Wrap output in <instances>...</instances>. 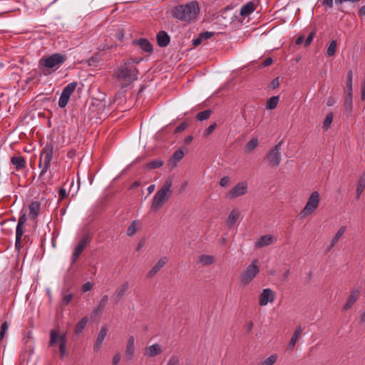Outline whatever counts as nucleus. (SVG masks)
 <instances>
[{
	"mask_svg": "<svg viewBox=\"0 0 365 365\" xmlns=\"http://www.w3.org/2000/svg\"><path fill=\"white\" fill-rule=\"evenodd\" d=\"M200 14V6L197 1L178 4L171 10L172 16L184 24L195 22Z\"/></svg>",
	"mask_w": 365,
	"mask_h": 365,
	"instance_id": "nucleus-1",
	"label": "nucleus"
},
{
	"mask_svg": "<svg viewBox=\"0 0 365 365\" xmlns=\"http://www.w3.org/2000/svg\"><path fill=\"white\" fill-rule=\"evenodd\" d=\"M114 75L122 87H127L138 79V70L133 61H126L120 63Z\"/></svg>",
	"mask_w": 365,
	"mask_h": 365,
	"instance_id": "nucleus-2",
	"label": "nucleus"
},
{
	"mask_svg": "<svg viewBox=\"0 0 365 365\" xmlns=\"http://www.w3.org/2000/svg\"><path fill=\"white\" fill-rule=\"evenodd\" d=\"M66 55L60 53H53L39 60L38 66L44 74L51 73L58 70L66 61Z\"/></svg>",
	"mask_w": 365,
	"mask_h": 365,
	"instance_id": "nucleus-3",
	"label": "nucleus"
},
{
	"mask_svg": "<svg viewBox=\"0 0 365 365\" xmlns=\"http://www.w3.org/2000/svg\"><path fill=\"white\" fill-rule=\"evenodd\" d=\"M173 192V179L168 178L155 194L152 201V208L155 211L159 210L171 197Z\"/></svg>",
	"mask_w": 365,
	"mask_h": 365,
	"instance_id": "nucleus-4",
	"label": "nucleus"
},
{
	"mask_svg": "<svg viewBox=\"0 0 365 365\" xmlns=\"http://www.w3.org/2000/svg\"><path fill=\"white\" fill-rule=\"evenodd\" d=\"M53 154V146L51 143H47L42 149L40 153L38 168H41L39 174V178L42 179L46 175L51 165V161Z\"/></svg>",
	"mask_w": 365,
	"mask_h": 365,
	"instance_id": "nucleus-5",
	"label": "nucleus"
},
{
	"mask_svg": "<svg viewBox=\"0 0 365 365\" xmlns=\"http://www.w3.org/2000/svg\"><path fill=\"white\" fill-rule=\"evenodd\" d=\"M259 260L255 259L252 262L246 267V268L241 272L240 282L243 286H247L250 284L252 280L256 277L259 272Z\"/></svg>",
	"mask_w": 365,
	"mask_h": 365,
	"instance_id": "nucleus-6",
	"label": "nucleus"
},
{
	"mask_svg": "<svg viewBox=\"0 0 365 365\" xmlns=\"http://www.w3.org/2000/svg\"><path fill=\"white\" fill-rule=\"evenodd\" d=\"M320 195L317 191H314L309 195L307 202L300 212L299 215L302 218H304L311 214L318 207L319 205Z\"/></svg>",
	"mask_w": 365,
	"mask_h": 365,
	"instance_id": "nucleus-7",
	"label": "nucleus"
},
{
	"mask_svg": "<svg viewBox=\"0 0 365 365\" xmlns=\"http://www.w3.org/2000/svg\"><path fill=\"white\" fill-rule=\"evenodd\" d=\"M283 141H279L273 148L269 150L267 154V160L270 166L276 168L281 162V148Z\"/></svg>",
	"mask_w": 365,
	"mask_h": 365,
	"instance_id": "nucleus-8",
	"label": "nucleus"
},
{
	"mask_svg": "<svg viewBox=\"0 0 365 365\" xmlns=\"http://www.w3.org/2000/svg\"><path fill=\"white\" fill-rule=\"evenodd\" d=\"M78 86L77 82H71L68 83L67 86H66L61 94V96L58 100V106L61 108H65L68 102L69 101V98L71 96V94L74 92L76 87Z\"/></svg>",
	"mask_w": 365,
	"mask_h": 365,
	"instance_id": "nucleus-9",
	"label": "nucleus"
},
{
	"mask_svg": "<svg viewBox=\"0 0 365 365\" xmlns=\"http://www.w3.org/2000/svg\"><path fill=\"white\" fill-rule=\"evenodd\" d=\"M275 299V293L269 288L263 289L258 296L259 304L266 306L269 302L272 303Z\"/></svg>",
	"mask_w": 365,
	"mask_h": 365,
	"instance_id": "nucleus-10",
	"label": "nucleus"
},
{
	"mask_svg": "<svg viewBox=\"0 0 365 365\" xmlns=\"http://www.w3.org/2000/svg\"><path fill=\"white\" fill-rule=\"evenodd\" d=\"M247 185L245 182L237 183L227 194L230 198H235L247 193Z\"/></svg>",
	"mask_w": 365,
	"mask_h": 365,
	"instance_id": "nucleus-11",
	"label": "nucleus"
},
{
	"mask_svg": "<svg viewBox=\"0 0 365 365\" xmlns=\"http://www.w3.org/2000/svg\"><path fill=\"white\" fill-rule=\"evenodd\" d=\"M361 289L359 287L358 288H354L351 290L350 294L348 297L346 303L343 306L344 310H348L349 309L353 304L355 303V302L357 300L360 295Z\"/></svg>",
	"mask_w": 365,
	"mask_h": 365,
	"instance_id": "nucleus-12",
	"label": "nucleus"
},
{
	"mask_svg": "<svg viewBox=\"0 0 365 365\" xmlns=\"http://www.w3.org/2000/svg\"><path fill=\"white\" fill-rule=\"evenodd\" d=\"M11 163L16 171H20L26 168V161L21 155H14L11 158Z\"/></svg>",
	"mask_w": 365,
	"mask_h": 365,
	"instance_id": "nucleus-13",
	"label": "nucleus"
},
{
	"mask_svg": "<svg viewBox=\"0 0 365 365\" xmlns=\"http://www.w3.org/2000/svg\"><path fill=\"white\" fill-rule=\"evenodd\" d=\"M135 354V338L130 336L128 340L125 351V358L128 361H131Z\"/></svg>",
	"mask_w": 365,
	"mask_h": 365,
	"instance_id": "nucleus-14",
	"label": "nucleus"
},
{
	"mask_svg": "<svg viewBox=\"0 0 365 365\" xmlns=\"http://www.w3.org/2000/svg\"><path fill=\"white\" fill-rule=\"evenodd\" d=\"M168 259L166 257H163L154 264L151 269L148 273V277H153L167 263Z\"/></svg>",
	"mask_w": 365,
	"mask_h": 365,
	"instance_id": "nucleus-15",
	"label": "nucleus"
},
{
	"mask_svg": "<svg viewBox=\"0 0 365 365\" xmlns=\"http://www.w3.org/2000/svg\"><path fill=\"white\" fill-rule=\"evenodd\" d=\"M272 235H265L262 236L258 241L255 243V246L256 249H259L263 247L268 246L275 242Z\"/></svg>",
	"mask_w": 365,
	"mask_h": 365,
	"instance_id": "nucleus-16",
	"label": "nucleus"
},
{
	"mask_svg": "<svg viewBox=\"0 0 365 365\" xmlns=\"http://www.w3.org/2000/svg\"><path fill=\"white\" fill-rule=\"evenodd\" d=\"M157 42L160 47H165L170 41V37L165 31H160L157 34Z\"/></svg>",
	"mask_w": 365,
	"mask_h": 365,
	"instance_id": "nucleus-17",
	"label": "nucleus"
},
{
	"mask_svg": "<svg viewBox=\"0 0 365 365\" xmlns=\"http://www.w3.org/2000/svg\"><path fill=\"white\" fill-rule=\"evenodd\" d=\"M128 282H125L115 289L113 296L116 302H119L123 299V297L125 294V292L128 291Z\"/></svg>",
	"mask_w": 365,
	"mask_h": 365,
	"instance_id": "nucleus-18",
	"label": "nucleus"
},
{
	"mask_svg": "<svg viewBox=\"0 0 365 365\" xmlns=\"http://www.w3.org/2000/svg\"><path fill=\"white\" fill-rule=\"evenodd\" d=\"M162 352L161 346L158 344H153L151 346H148L145 350V355L148 357H154L155 356L159 355Z\"/></svg>",
	"mask_w": 365,
	"mask_h": 365,
	"instance_id": "nucleus-19",
	"label": "nucleus"
},
{
	"mask_svg": "<svg viewBox=\"0 0 365 365\" xmlns=\"http://www.w3.org/2000/svg\"><path fill=\"white\" fill-rule=\"evenodd\" d=\"M41 203L38 201H33L29 205V217L34 220H36L38 212L40 210Z\"/></svg>",
	"mask_w": 365,
	"mask_h": 365,
	"instance_id": "nucleus-20",
	"label": "nucleus"
},
{
	"mask_svg": "<svg viewBox=\"0 0 365 365\" xmlns=\"http://www.w3.org/2000/svg\"><path fill=\"white\" fill-rule=\"evenodd\" d=\"M133 43L138 44L143 51L148 53H151L153 50V45L146 38H140L138 41H134Z\"/></svg>",
	"mask_w": 365,
	"mask_h": 365,
	"instance_id": "nucleus-21",
	"label": "nucleus"
},
{
	"mask_svg": "<svg viewBox=\"0 0 365 365\" xmlns=\"http://www.w3.org/2000/svg\"><path fill=\"white\" fill-rule=\"evenodd\" d=\"M108 300V295L105 294V295L102 296L98 306L93 310L94 315L96 316V315H99V314H102L103 309H105V307L107 304Z\"/></svg>",
	"mask_w": 365,
	"mask_h": 365,
	"instance_id": "nucleus-22",
	"label": "nucleus"
},
{
	"mask_svg": "<svg viewBox=\"0 0 365 365\" xmlns=\"http://www.w3.org/2000/svg\"><path fill=\"white\" fill-rule=\"evenodd\" d=\"M255 9V4L252 1H250L244 4L240 9V15L243 16H248Z\"/></svg>",
	"mask_w": 365,
	"mask_h": 365,
	"instance_id": "nucleus-23",
	"label": "nucleus"
},
{
	"mask_svg": "<svg viewBox=\"0 0 365 365\" xmlns=\"http://www.w3.org/2000/svg\"><path fill=\"white\" fill-rule=\"evenodd\" d=\"M302 331H303V328L301 326L297 327V328H296V329L289 342V349H292L294 347L296 342L300 337V335H301Z\"/></svg>",
	"mask_w": 365,
	"mask_h": 365,
	"instance_id": "nucleus-24",
	"label": "nucleus"
},
{
	"mask_svg": "<svg viewBox=\"0 0 365 365\" xmlns=\"http://www.w3.org/2000/svg\"><path fill=\"white\" fill-rule=\"evenodd\" d=\"M50 340L48 342L49 346H54L58 341L61 342V338L62 334H60L59 332L55 329L50 330Z\"/></svg>",
	"mask_w": 365,
	"mask_h": 365,
	"instance_id": "nucleus-25",
	"label": "nucleus"
},
{
	"mask_svg": "<svg viewBox=\"0 0 365 365\" xmlns=\"http://www.w3.org/2000/svg\"><path fill=\"white\" fill-rule=\"evenodd\" d=\"M184 153L181 149L177 150L173 155L172 158L169 160V164L173 167L175 166L177 163L183 158Z\"/></svg>",
	"mask_w": 365,
	"mask_h": 365,
	"instance_id": "nucleus-26",
	"label": "nucleus"
},
{
	"mask_svg": "<svg viewBox=\"0 0 365 365\" xmlns=\"http://www.w3.org/2000/svg\"><path fill=\"white\" fill-rule=\"evenodd\" d=\"M85 247H83V245L78 243L76 247L74 248L72 255L71 257V262L72 264L76 263V262L77 261L78 258L79 257V256L81 255Z\"/></svg>",
	"mask_w": 365,
	"mask_h": 365,
	"instance_id": "nucleus-27",
	"label": "nucleus"
},
{
	"mask_svg": "<svg viewBox=\"0 0 365 365\" xmlns=\"http://www.w3.org/2000/svg\"><path fill=\"white\" fill-rule=\"evenodd\" d=\"M239 217H240L239 211L235 209L232 210L230 212V213L227 219V224L228 225V226L229 227L233 226L236 223Z\"/></svg>",
	"mask_w": 365,
	"mask_h": 365,
	"instance_id": "nucleus-28",
	"label": "nucleus"
},
{
	"mask_svg": "<svg viewBox=\"0 0 365 365\" xmlns=\"http://www.w3.org/2000/svg\"><path fill=\"white\" fill-rule=\"evenodd\" d=\"M346 226H342L337 230L334 237L331 240L329 250L331 249L335 245V244L338 242L339 238L344 235V233L346 232Z\"/></svg>",
	"mask_w": 365,
	"mask_h": 365,
	"instance_id": "nucleus-29",
	"label": "nucleus"
},
{
	"mask_svg": "<svg viewBox=\"0 0 365 365\" xmlns=\"http://www.w3.org/2000/svg\"><path fill=\"white\" fill-rule=\"evenodd\" d=\"M352 78L353 73L351 71H349V72L347 73L346 85L344 90L345 94H352Z\"/></svg>",
	"mask_w": 365,
	"mask_h": 365,
	"instance_id": "nucleus-30",
	"label": "nucleus"
},
{
	"mask_svg": "<svg viewBox=\"0 0 365 365\" xmlns=\"http://www.w3.org/2000/svg\"><path fill=\"white\" fill-rule=\"evenodd\" d=\"M279 98L277 96L271 97L267 101L266 108L269 110L274 109L277 107V106L279 103Z\"/></svg>",
	"mask_w": 365,
	"mask_h": 365,
	"instance_id": "nucleus-31",
	"label": "nucleus"
},
{
	"mask_svg": "<svg viewBox=\"0 0 365 365\" xmlns=\"http://www.w3.org/2000/svg\"><path fill=\"white\" fill-rule=\"evenodd\" d=\"M215 262V257L212 255H203L200 257V262L203 265H210Z\"/></svg>",
	"mask_w": 365,
	"mask_h": 365,
	"instance_id": "nucleus-32",
	"label": "nucleus"
},
{
	"mask_svg": "<svg viewBox=\"0 0 365 365\" xmlns=\"http://www.w3.org/2000/svg\"><path fill=\"white\" fill-rule=\"evenodd\" d=\"M66 337L65 334H62L61 342H59V352L61 357H63L66 353Z\"/></svg>",
	"mask_w": 365,
	"mask_h": 365,
	"instance_id": "nucleus-33",
	"label": "nucleus"
},
{
	"mask_svg": "<svg viewBox=\"0 0 365 365\" xmlns=\"http://www.w3.org/2000/svg\"><path fill=\"white\" fill-rule=\"evenodd\" d=\"M87 322L88 319L86 317L82 318L76 326L75 333L80 334L81 332H82L84 328L86 327Z\"/></svg>",
	"mask_w": 365,
	"mask_h": 365,
	"instance_id": "nucleus-34",
	"label": "nucleus"
},
{
	"mask_svg": "<svg viewBox=\"0 0 365 365\" xmlns=\"http://www.w3.org/2000/svg\"><path fill=\"white\" fill-rule=\"evenodd\" d=\"M258 145V140L255 138H252L246 145L245 150L247 153H251Z\"/></svg>",
	"mask_w": 365,
	"mask_h": 365,
	"instance_id": "nucleus-35",
	"label": "nucleus"
},
{
	"mask_svg": "<svg viewBox=\"0 0 365 365\" xmlns=\"http://www.w3.org/2000/svg\"><path fill=\"white\" fill-rule=\"evenodd\" d=\"M277 360V354H272L264 361L258 364V365H273Z\"/></svg>",
	"mask_w": 365,
	"mask_h": 365,
	"instance_id": "nucleus-36",
	"label": "nucleus"
},
{
	"mask_svg": "<svg viewBox=\"0 0 365 365\" xmlns=\"http://www.w3.org/2000/svg\"><path fill=\"white\" fill-rule=\"evenodd\" d=\"M211 113H212L211 110L207 109V110H203V111L199 113L197 115L196 118L199 121H202V120L208 119L210 117Z\"/></svg>",
	"mask_w": 365,
	"mask_h": 365,
	"instance_id": "nucleus-37",
	"label": "nucleus"
},
{
	"mask_svg": "<svg viewBox=\"0 0 365 365\" xmlns=\"http://www.w3.org/2000/svg\"><path fill=\"white\" fill-rule=\"evenodd\" d=\"M336 46H337L336 41L333 40L330 42L329 46L327 48V54L328 56H333L335 54L336 50Z\"/></svg>",
	"mask_w": 365,
	"mask_h": 365,
	"instance_id": "nucleus-38",
	"label": "nucleus"
},
{
	"mask_svg": "<svg viewBox=\"0 0 365 365\" xmlns=\"http://www.w3.org/2000/svg\"><path fill=\"white\" fill-rule=\"evenodd\" d=\"M344 107L347 111H351L352 109V94H346L344 100Z\"/></svg>",
	"mask_w": 365,
	"mask_h": 365,
	"instance_id": "nucleus-39",
	"label": "nucleus"
},
{
	"mask_svg": "<svg viewBox=\"0 0 365 365\" xmlns=\"http://www.w3.org/2000/svg\"><path fill=\"white\" fill-rule=\"evenodd\" d=\"M107 333H108V329L106 328V326H103L101 328V330L98 334V336H97V340L98 341V342H103L106 335H107Z\"/></svg>",
	"mask_w": 365,
	"mask_h": 365,
	"instance_id": "nucleus-40",
	"label": "nucleus"
},
{
	"mask_svg": "<svg viewBox=\"0 0 365 365\" xmlns=\"http://www.w3.org/2000/svg\"><path fill=\"white\" fill-rule=\"evenodd\" d=\"M138 224L137 220H134L131 222L127 229L126 234L128 236H132L137 232L136 225Z\"/></svg>",
	"mask_w": 365,
	"mask_h": 365,
	"instance_id": "nucleus-41",
	"label": "nucleus"
},
{
	"mask_svg": "<svg viewBox=\"0 0 365 365\" xmlns=\"http://www.w3.org/2000/svg\"><path fill=\"white\" fill-rule=\"evenodd\" d=\"M163 165V163L160 160H155L150 163H148L146 165L148 169H155L161 167Z\"/></svg>",
	"mask_w": 365,
	"mask_h": 365,
	"instance_id": "nucleus-42",
	"label": "nucleus"
},
{
	"mask_svg": "<svg viewBox=\"0 0 365 365\" xmlns=\"http://www.w3.org/2000/svg\"><path fill=\"white\" fill-rule=\"evenodd\" d=\"M364 187H365V178L364 179L363 177H361L359 181V183H358L357 187H356L357 197H359L361 195Z\"/></svg>",
	"mask_w": 365,
	"mask_h": 365,
	"instance_id": "nucleus-43",
	"label": "nucleus"
},
{
	"mask_svg": "<svg viewBox=\"0 0 365 365\" xmlns=\"http://www.w3.org/2000/svg\"><path fill=\"white\" fill-rule=\"evenodd\" d=\"M332 120H333V114L332 113H329L327 116H326V118L324 121V123H323V128L324 130H327L331 123H332Z\"/></svg>",
	"mask_w": 365,
	"mask_h": 365,
	"instance_id": "nucleus-44",
	"label": "nucleus"
},
{
	"mask_svg": "<svg viewBox=\"0 0 365 365\" xmlns=\"http://www.w3.org/2000/svg\"><path fill=\"white\" fill-rule=\"evenodd\" d=\"M24 233V225H21L20 224H17L16 227V237L19 239H22V236Z\"/></svg>",
	"mask_w": 365,
	"mask_h": 365,
	"instance_id": "nucleus-45",
	"label": "nucleus"
},
{
	"mask_svg": "<svg viewBox=\"0 0 365 365\" xmlns=\"http://www.w3.org/2000/svg\"><path fill=\"white\" fill-rule=\"evenodd\" d=\"M180 359L179 357L176 355H173L169 359L166 365H179Z\"/></svg>",
	"mask_w": 365,
	"mask_h": 365,
	"instance_id": "nucleus-46",
	"label": "nucleus"
},
{
	"mask_svg": "<svg viewBox=\"0 0 365 365\" xmlns=\"http://www.w3.org/2000/svg\"><path fill=\"white\" fill-rule=\"evenodd\" d=\"M91 240V236L88 234L84 235L81 240L78 242L80 245H83V247H86V245L90 242Z\"/></svg>",
	"mask_w": 365,
	"mask_h": 365,
	"instance_id": "nucleus-47",
	"label": "nucleus"
},
{
	"mask_svg": "<svg viewBox=\"0 0 365 365\" xmlns=\"http://www.w3.org/2000/svg\"><path fill=\"white\" fill-rule=\"evenodd\" d=\"M216 126H217V124L215 123L209 125V127L205 130V131L204 133V136L207 137L209 135H210L213 132V130L215 129Z\"/></svg>",
	"mask_w": 365,
	"mask_h": 365,
	"instance_id": "nucleus-48",
	"label": "nucleus"
},
{
	"mask_svg": "<svg viewBox=\"0 0 365 365\" xmlns=\"http://www.w3.org/2000/svg\"><path fill=\"white\" fill-rule=\"evenodd\" d=\"M26 221H27V217H26V213H22V212H21L20 214V216L19 217L17 224H20L21 225L24 226V224L26 222Z\"/></svg>",
	"mask_w": 365,
	"mask_h": 365,
	"instance_id": "nucleus-49",
	"label": "nucleus"
},
{
	"mask_svg": "<svg viewBox=\"0 0 365 365\" xmlns=\"http://www.w3.org/2000/svg\"><path fill=\"white\" fill-rule=\"evenodd\" d=\"M230 178L227 176H225L220 180V185L221 187H227L230 183Z\"/></svg>",
	"mask_w": 365,
	"mask_h": 365,
	"instance_id": "nucleus-50",
	"label": "nucleus"
},
{
	"mask_svg": "<svg viewBox=\"0 0 365 365\" xmlns=\"http://www.w3.org/2000/svg\"><path fill=\"white\" fill-rule=\"evenodd\" d=\"M72 297H73V294L71 293L65 294L63 297V302L66 305L70 303V302L71 301Z\"/></svg>",
	"mask_w": 365,
	"mask_h": 365,
	"instance_id": "nucleus-51",
	"label": "nucleus"
},
{
	"mask_svg": "<svg viewBox=\"0 0 365 365\" xmlns=\"http://www.w3.org/2000/svg\"><path fill=\"white\" fill-rule=\"evenodd\" d=\"M187 126V124L186 122L181 123L176 128L175 132V133H180L183 131Z\"/></svg>",
	"mask_w": 365,
	"mask_h": 365,
	"instance_id": "nucleus-52",
	"label": "nucleus"
},
{
	"mask_svg": "<svg viewBox=\"0 0 365 365\" xmlns=\"http://www.w3.org/2000/svg\"><path fill=\"white\" fill-rule=\"evenodd\" d=\"M213 35V33L212 32H210V31H206V32H203V33H201L200 34V38L202 39H208V38H210Z\"/></svg>",
	"mask_w": 365,
	"mask_h": 365,
	"instance_id": "nucleus-53",
	"label": "nucleus"
},
{
	"mask_svg": "<svg viewBox=\"0 0 365 365\" xmlns=\"http://www.w3.org/2000/svg\"><path fill=\"white\" fill-rule=\"evenodd\" d=\"M121 359V356L119 353H115L113 358V365H117Z\"/></svg>",
	"mask_w": 365,
	"mask_h": 365,
	"instance_id": "nucleus-54",
	"label": "nucleus"
},
{
	"mask_svg": "<svg viewBox=\"0 0 365 365\" xmlns=\"http://www.w3.org/2000/svg\"><path fill=\"white\" fill-rule=\"evenodd\" d=\"M66 190L65 188H61L58 190V198L59 200H63L66 197Z\"/></svg>",
	"mask_w": 365,
	"mask_h": 365,
	"instance_id": "nucleus-55",
	"label": "nucleus"
},
{
	"mask_svg": "<svg viewBox=\"0 0 365 365\" xmlns=\"http://www.w3.org/2000/svg\"><path fill=\"white\" fill-rule=\"evenodd\" d=\"M92 289V284L89 282L85 283L82 287V290L84 292H88Z\"/></svg>",
	"mask_w": 365,
	"mask_h": 365,
	"instance_id": "nucleus-56",
	"label": "nucleus"
},
{
	"mask_svg": "<svg viewBox=\"0 0 365 365\" xmlns=\"http://www.w3.org/2000/svg\"><path fill=\"white\" fill-rule=\"evenodd\" d=\"M314 34L313 32L310 33L305 40V46H309L313 40Z\"/></svg>",
	"mask_w": 365,
	"mask_h": 365,
	"instance_id": "nucleus-57",
	"label": "nucleus"
},
{
	"mask_svg": "<svg viewBox=\"0 0 365 365\" xmlns=\"http://www.w3.org/2000/svg\"><path fill=\"white\" fill-rule=\"evenodd\" d=\"M273 89L277 88L279 85V81L278 78H274L271 83Z\"/></svg>",
	"mask_w": 365,
	"mask_h": 365,
	"instance_id": "nucleus-58",
	"label": "nucleus"
},
{
	"mask_svg": "<svg viewBox=\"0 0 365 365\" xmlns=\"http://www.w3.org/2000/svg\"><path fill=\"white\" fill-rule=\"evenodd\" d=\"M125 33L123 29H120L117 34H116V38L118 40L123 39L124 37Z\"/></svg>",
	"mask_w": 365,
	"mask_h": 365,
	"instance_id": "nucleus-59",
	"label": "nucleus"
},
{
	"mask_svg": "<svg viewBox=\"0 0 365 365\" xmlns=\"http://www.w3.org/2000/svg\"><path fill=\"white\" fill-rule=\"evenodd\" d=\"M272 58L271 57L267 58L262 63L263 66H268L272 63Z\"/></svg>",
	"mask_w": 365,
	"mask_h": 365,
	"instance_id": "nucleus-60",
	"label": "nucleus"
},
{
	"mask_svg": "<svg viewBox=\"0 0 365 365\" xmlns=\"http://www.w3.org/2000/svg\"><path fill=\"white\" fill-rule=\"evenodd\" d=\"M21 240L22 239H19L17 237H16V241H15V246H16V248L17 250H21V247H22V245H21Z\"/></svg>",
	"mask_w": 365,
	"mask_h": 365,
	"instance_id": "nucleus-61",
	"label": "nucleus"
},
{
	"mask_svg": "<svg viewBox=\"0 0 365 365\" xmlns=\"http://www.w3.org/2000/svg\"><path fill=\"white\" fill-rule=\"evenodd\" d=\"M361 98L362 101L365 100V81L363 82L361 86Z\"/></svg>",
	"mask_w": 365,
	"mask_h": 365,
	"instance_id": "nucleus-62",
	"label": "nucleus"
},
{
	"mask_svg": "<svg viewBox=\"0 0 365 365\" xmlns=\"http://www.w3.org/2000/svg\"><path fill=\"white\" fill-rule=\"evenodd\" d=\"M322 3L329 8H331L333 6V0H323Z\"/></svg>",
	"mask_w": 365,
	"mask_h": 365,
	"instance_id": "nucleus-63",
	"label": "nucleus"
},
{
	"mask_svg": "<svg viewBox=\"0 0 365 365\" xmlns=\"http://www.w3.org/2000/svg\"><path fill=\"white\" fill-rule=\"evenodd\" d=\"M359 15L360 16H365V6H363L360 8L359 11Z\"/></svg>",
	"mask_w": 365,
	"mask_h": 365,
	"instance_id": "nucleus-64",
	"label": "nucleus"
}]
</instances>
